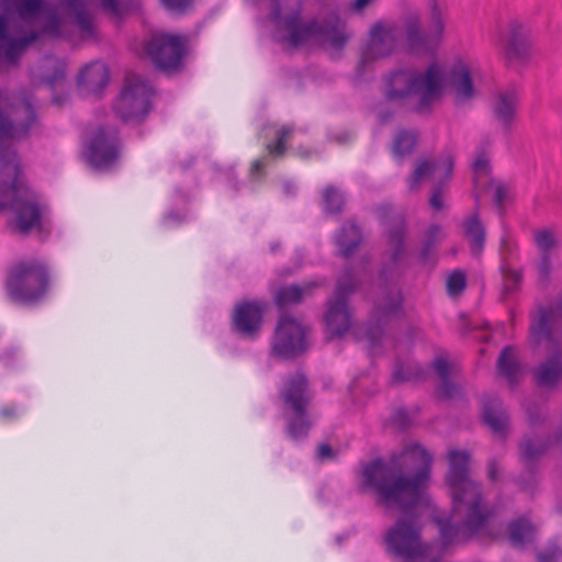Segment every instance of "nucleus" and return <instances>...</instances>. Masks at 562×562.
<instances>
[{"label":"nucleus","instance_id":"15","mask_svg":"<svg viewBox=\"0 0 562 562\" xmlns=\"http://www.w3.org/2000/svg\"><path fill=\"white\" fill-rule=\"evenodd\" d=\"M307 348L305 328L294 317L281 315L271 344V353L282 359H294Z\"/></svg>","mask_w":562,"mask_h":562},{"label":"nucleus","instance_id":"55","mask_svg":"<svg viewBox=\"0 0 562 562\" xmlns=\"http://www.w3.org/2000/svg\"><path fill=\"white\" fill-rule=\"evenodd\" d=\"M487 476L492 482H495L498 480L499 471L496 461L492 460L488 462L487 465Z\"/></svg>","mask_w":562,"mask_h":562},{"label":"nucleus","instance_id":"13","mask_svg":"<svg viewBox=\"0 0 562 562\" xmlns=\"http://www.w3.org/2000/svg\"><path fill=\"white\" fill-rule=\"evenodd\" d=\"M453 167L454 159L450 154H443L432 161L422 159L407 179L409 191H416L424 178L439 173L440 180L432 189L429 204L435 211H441L445 206L443 188L451 178Z\"/></svg>","mask_w":562,"mask_h":562},{"label":"nucleus","instance_id":"62","mask_svg":"<svg viewBox=\"0 0 562 562\" xmlns=\"http://www.w3.org/2000/svg\"><path fill=\"white\" fill-rule=\"evenodd\" d=\"M558 510H559V513L562 515V504H560V505L558 506Z\"/></svg>","mask_w":562,"mask_h":562},{"label":"nucleus","instance_id":"45","mask_svg":"<svg viewBox=\"0 0 562 562\" xmlns=\"http://www.w3.org/2000/svg\"><path fill=\"white\" fill-rule=\"evenodd\" d=\"M561 555L562 550L557 544H552L548 547L546 550L540 551L537 554V558L538 562H557Z\"/></svg>","mask_w":562,"mask_h":562},{"label":"nucleus","instance_id":"42","mask_svg":"<svg viewBox=\"0 0 562 562\" xmlns=\"http://www.w3.org/2000/svg\"><path fill=\"white\" fill-rule=\"evenodd\" d=\"M53 65L49 67L53 69L52 75L43 77V82L49 87H54L59 81L64 80L66 75V66L61 60H50Z\"/></svg>","mask_w":562,"mask_h":562},{"label":"nucleus","instance_id":"40","mask_svg":"<svg viewBox=\"0 0 562 562\" xmlns=\"http://www.w3.org/2000/svg\"><path fill=\"white\" fill-rule=\"evenodd\" d=\"M471 168L474 173V181L477 180V177L486 176L491 172L490 157L484 148H480L477 150L476 157L473 160Z\"/></svg>","mask_w":562,"mask_h":562},{"label":"nucleus","instance_id":"16","mask_svg":"<svg viewBox=\"0 0 562 562\" xmlns=\"http://www.w3.org/2000/svg\"><path fill=\"white\" fill-rule=\"evenodd\" d=\"M383 224L387 226L386 237L390 255L389 260L381 269L380 280L386 284L393 279L397 281L404 273L403 262L407 255L405 247L406 223L403 216H396L391 223L385 221Z\"/></svg>","mask_w":562,"mask_h":562},{"label":"nucleus","instance_id":"21","mask_svg":"<svg viewBox=\"0 0 562 562\" xmlns=\"http://www.w3.org/2000/svg\"><path fill=\"white\" fill-rule=\"evenodd\" d=\"M501 46L508 61H526L530 55L529 31L517 22L510 23L507 35L501 38Z\"/></svg>","mask_w":562,"mask_h":562},{"label":"nucleus","instance_id":"53","mask_svg":"<svg viewBox=\"0 0 562 562\" xmlns=\"http://www.w3.org/2000/svg\"><path fill=\"white\" fill-rule=\"evenodd\" d=\"M517 484L519 485L520 490L526 492H532L537 482L535 475L530 473L529 479L527 481L518 479Z\"/></svg>","mask_w":562,"mask_h":562},{"label":"nucleus","instance_id":"14","mask_svg":"<svg viewBox=\"0 0 562 562\" xmlns=\"http://www.w3.org/2000/svg\"><path fill=\"white\" fill-rule=\"evenodd\" d=\"M14 116L24 115L21 121L18 117L9 119L0 110V160L3 162L15 150L11 149L10 142L21 139L29 135L30 128L36 121V113L32 101L27 98L13 105Z\"/></svg>","mask_w":562,"mask_h":562},{"label":"nucleus","instance_id":"25","mask_svg":"<svg viewBox=\"0 0 562 562\" xmlns=\"http://www.w3.org/2000/svg\"><path fill=\"white\" fill-rule=\"evenodd\" d=\"M519 104L518 93L515 89L501 91L494 95L492 113L494 120L505 132H509Z\"/></svg>","mask_w":562,"mask_h":562},{"label":"nucleus","instance_id":"44","mask_svg":"<svg viewBox=\"0 0 562 562\" xmlns=\"http://www.w3.org/2000/svg\"><path fill=\"white\" fill-rule=\"evenodd\" d=\"M194 0H160L164 8L173 13H184Z\"/></svg>","mask_w":562,"mask_h":562},{"label":"nucleus","instance_id":"37","mask_svg":"<svg viewBox=\"0 0 562 562\" xmlns=\"http://www.w3.org/2000/svg\"><path fill=\"white\" fill-rule=\"evenodd\" d=\"M293 131L292 126H282L277 133V140L266 146L268 156L274 159L283 157L286 151L288 138L292 135Z\"/></svg>","mask_w":562,"mask_h":562},{"label":"nucleus","instance_id":"54","mask_svg":"<svg viewBox=\"0 0 562 562\" xmlns=\"http://www.w3.org/2000/svg\"><path fill=\"white\" fill-rule=\"evenodd\" d=\"M268 165V156L256 159L250 167L251 175L260 173Z\"/></svg>","mask_w":562,"mask_h":562},{"label":"nucleus","instance_id":"41","mask_svg":"<svg viewBox=\"0 0 562 562\" xmlns=\"http://www.w3.org/2000/svg\"><path fill=\"white\" fill-rule=\"evenodd\" d=\"M467 286V276L461 270H454L447 279V291L450 295H459Z\"/></svg>","mask_w":562,"mask_h":562},{"label":"nucleus","instance_id":"49","mask_svg":"<svg viewBox=\"0 0 562 562\" xmlns=\"http://www.w3.org/2000/svg\"><path fill=\"white\" fill-rule=\"evenodd\" d=\"M526 413L528 415V422L531 427H536L541 419L542 416V409L539 406H531L529 404H526L525 406Z\"/></svg>","mask_w":562,"mask_h":562},{"label":"nucleus","instance_id":"36","mask_svg":"<svg viewBox=\"0 0 562 562\" xmlns=\"http://www.w3.org/2000/svg\"><path fill=\"white\" fill-rule=\"evenodd\" d=\"M64 4L75 14L76 23L86 34L93 33V21L88 14L82 0H61Z\"/></svg>","mask_w":562,"mask_h":562},{"label":"nucleus","instance_id":"39","mask_svg":"<svg viewBox=\"0 0 562 562\" xmlns=\"http://www.w3.org/2000/svg\"><path fill=\"white\" fill-rule=\"evenodd\" d=\"M535 241L541 254H550L558 246L554 234L549 229H542L535 234Z\"/></svg>","mask_w":562,"mask_h":562},{"label":"nucleus","instance_id":"51","mask_svg":"<svg viewBox=\"0 0 562 562\" xmlns=\"http://www.w3.org/2000/svg\"><path fill=\"white\" fill-rule=\"evenodd\" d=\"M183 221H186V216L180 215L179 213L173 212V211L167 213L166 216L164 217V223H165V225H168V226L178 225V224L182 223Z\"/></svg>","mask_w":562,"mask_h":562},{"label":"nucleus","instance_id":"20","mask_svg":"<svg viewBox=\"0 0 562 562\" xmlns=\"http://www.w3.org/2000/svg\"><path fill=\"white\" fill-rule=\"evenodd\" d=\"M266 304L261 301L246 300L235 305L232 315V328L245 339H256L263 324Z\"/></svg>","mask_w":562,"mask_h":562},{"label":"nucleus","instance_id":"46","mask_svg":"<svg viewBox=\"0 0 562 562\" xmlns=\"http://www.w3.org/2000/svg\"><path fill=\"white\" fill-rule=\"evenodd\" d=\"M551 255L550 254H541L540 260L538 263L539 277L541 280L547 281L549 279L551 272Z\"/></svg>","mask_w":562,"mask_h":562},{"label":"nucleus","instance_id":"52","mask_svg":"<svg viewBox=\"0 0 562 562\" xmlns=\"http://www.w3.org/2000/svg\"><path fill=\"white\" fill-rule=\"evenodd\" d=\"M334 457H335V453L328 443L319 445L318 450H317V458L319 460H328V459H333Z\"/></svg>","mask_w":562,"mask_h":562},{"label":"nucleus","instance_id":"27","mask_svg":"<svg viewBox=\"0 0 562 562\" xmlns=\"http://www.w3.org/2000/svg\"><path fill=\"white\" fill-rule=\"evenodd\" d=\"M536 527L526 516H519L507 525L508 541L513 548L525 549L536 537Z\"/></svg>","mask_w":562,"mask_h":562},{"label":"nucleus","instance_id":"2","mask_svg":"<svg viewBox=\"0 0 562 562\" xmlns=\"http://www.w3.org/2000/svg\"><path fill=\"white\" fill-rule=\"evenodd\" d=\"M447 458L449 469L446 483L451 493L453 512L461 515L462 520L452 524L450 518H436L442 544L448 547L467 542L479 535L496 538L488 528L496 509L484 499L481 484L470 477V452L452 449Z\"/></svg>","mask_w":562,"mask_h":562},{"label":"nucleus","instance_id":"11","mask_svg":"<svg viewBox=\"0 0 562 562\" xmlns=\"http://www.w3.org/2000/svg\"><path fill=\"white\" fill-rule=\"evenodd\" d=\"M356 286L351 269L345 270L337 280L334 297L328 301L324 314L326 330L330 339L340 338L351 327L352 312L348 300Z\"/></svg>","mask_w":562,"mask_h":562},{"label":"nucleus","instance_id":"7","mask_svg":"<svg viewBox=\"0 0 562 562\" xmlns=\"http://www.w3.org/2000/svg\"><path fill=\"white\" fill-rule=\"evenodd\" d=\"M4 288L10 300L15 303H38L49 289L47 266L37 259L14 262L8 270Z\"/></svg>","mask_w":562,"mask_h":562},{"label":"nucleus","instance_id":"58","mask_svg":"<svg viewBox=\"0 0 562 562\" xmlns=\"http://www.w3.org/2000/svg\"><path fill=\"white\" fill-rule=\"evenodd\" d=\"M297 153H299L300 156H302L304 158H307L311 155V150L310 149H304V148H301V147L297 148Z\"/></svg>","mask_w":562,"mask_h":562},{"label":"nucleus","instance_id":"6","mask_svg":"<svg viewBox=\"0 0 562 562\" xmlns=\"http://www.w3.org/2000/svg\"><path fill=\"white\" fill-rule=\"evenodd\" d=\"M279 398L283 404L282 415L285 420V435L295 442L305 440L313 426L308 408L312 395L308 380L302 372H294L283 378L279 389Z\"/></svg>","mask_w":562,"mask_h":562},{"label":"nucleus","instance_id":"1","mask_svg":"<svg viewBox=\"0 0 562 562\" xmlns=\"http://www.w3.org/2000/svg\"><path fill=\"white\" fill-rule=\"evenodd\" d=\"M431 454L420 445L407 446L400 456L389 461L375 458L363 464L359 491L375 495L376 503L385 508L403 512L384 536L387 550L404 562L424 555L422 525L411 513L424 497L430 477Z\"/></svg>","mask_w":562,"mask_h":562},{"label":"nucleus","instance_id":"56","mask_svg":"<svg viewBox=\"0 0 562 562\" xmlns=\"http://www.w3.org/2000/svg\"><path fill=\"white\" fill-rule=\"evenodd\" d=\"M371 0H355V2L351 4V9L355 11H361L364 9Z\"/></svg>","mask_w":562,"mask_h":562},{"label":"nucleus","instance_id":"22","mask_svg":"<svg viewBox=\"0 0 562 562\" xmlns=\"http://www.w3.org/2000/svg\"><path fill=\"white\" fill-rule=\"evenodd\" d=\"M448 81L457 105H463L475 97L471 70L463 61L459 60L451 66Z\"/></svg>","mask_w":562,"mask_h":562},{"label":"nucleus","instance_id":"12","mask_svg":"<svg viewBox=\"0 0 562 562\" xmlns=\"http://www.w3.org/2000/svg\"><path fill=\"white\" fill-rule=\"evenodd\" d=\"M402 35V27L394 22L379 21L374 23L371 27L367 46L361 53L357 75H364L367 64L390 57L395 53L401 43Z\"/></svg>","mask_w":562,"mask_h":562},{"label":"nucleus","instance_id":"31","mask_svg":"<svg viewBox=\"0 0 562 562\" xmlns=\"http://www.w3.org/2000/svg\"><path fill=\"white\" fill-rule=\"evenodd\" d=\"M497 372L505 378L510 386H515L521 374V367L510 346H506L497 360Z\"/></svg>","mask_w":562,"mask_h":562},{"label":"nucleus","instance_id":"30","mask_svg":"<svg viewBox=\"0 0 562 562\" xmlns=\"http://www.w3.org/2000/svg\"><path fill=\"white\" fill-rule=\"evenodd\" d=\"M463 228L471 252L475 256L480 255L485 246L486 231L480 221L477 211L464 220Z\"/></svg>","mask_w":562,"mask_h":562},{"label":"nucleus","instance_id":"9","mask_svg":"<svg viewBox=\"0 0 562 562\" xmlns=\"http://www.w3.org/2000/svg\"><path fill=\"white\" fill-rule=\"evenodd\" d=\"M445 29V13L437 0L430 1L426 30L422 29L420 19L416 13L406 15L403 21L406 45L412 53H434L443 40Z\"/></svg>","mask_w":562,"mask_h":562},{"label":"nucleus","instance_id":"43","mask_svg":"<svg viewBox=\"0 0 562 562\" xmlns=\"http://www.w3.org/2000/svg\"><path fill=\"white\" fill-rule=\"evenodd\" d=\"M42 5V0H19L16 5L18 12L21 16H34L36 15Z\"/></svg>","mask_w":562,"mask_h":562},{"label":"nucleus","instance_id":"57","mask_svg":"<svg viewBox=\"0 0 562 562\" xmlns=\"http://www.w3.org/2000/svg\"><path fill=\"white\" fill-rule=\"evenodd\" d=\"M0 413L1 416L4 418H12L16 415V411L14 407H3Z\"/></svg>","mask_w":562,"mask_h":562},{"label":"nucleus","instance_id":"34","mask_svg":"<svg viewBox=\"0 0 562 562\" xmlns=\"http://www.w3.org/2000/svg\"><path fill=\"white\" fill-rule=\"evenodd\" d=\"M418 134L412 130H401L397 132L393 145L392 153L397 158L411 155L417 145Z\"/></svg>","mask_w":562,"mask_h":562},{"label":"nucleus","instance_id":"3","mask_svg":"<svg viewBox=\"0 0 562 562\" xmlns=\"http://www.w3.org/2000/svg\"><path fill=\"white\" fill-rule=\"evenodd\" d=\"M271 16L278 29L286 31V41L293 47L303 46L314 42L323 47L340 52L346 46L349 36L344 30V23L338 14L329 20L318 22L312 19L302 22V0H271Z\"/></svg>","mask_w":562,"mask_h":562},{"label":"nucleus","instance_id":"4","mask_svg":"<svg viewBox=\"0 0 562 562\" xmlns=\"http://www.w3.org/2000/svg\"><path fill=\"white\" fill-rule=\"evenodd\" d=\"M443 72L440 66L431 64L424 74L412 69H397L385 77L382 94L387 102L403 104L417 97L412 111L429 114L434 103L442 93Z\"/></svg>","mask_w":562,"mask_h":562},{"label":"nucleus","instance_id":"23","mask_svg":"<svg viewBox=\"0 0 562 562\" xmlns=\"http://www.w3.org/2000/svg\"><path fill=\"white\" fill-rule=\"evenodd\" d=\"M38 37L40 34L35 31H31L20 38L11 37L8 33V19L5 15L0 14V50L3 52L8 63L12 65L18 64L25 48L37 41Z\"/></svg>","mask_w":562,"mask_h":562},{"label":"nucleus","instance_id":"29","mask_svg":"<svg viewBox=\"0 0 562 562\" xmlns=\"http://www.w3.org/2000/svg\"><path fill=\"white\" fill-rule=\"evenodd\" d=\"M317 286L318 283L316 282H306L303 285L288 284L280 286L274 294V303L279 308L300 304L304 297L311 295L313 289Z\"/></svg>","mask_w":562,"mask_h":562},{"label":"nucleus","instance_id":"59","mask_svg":"<svg viewBox=\"0 0 562 562\" xmlns=\"http://www.w3.org/2000/svg\"><path fill=\"white\" fill-rule=\"evenodd\" d=\"M281 247V244L279 241H274L270 244V250L271 252H277Z\"/></svg>","mask_w":562,"mask_h":562},{"label":"nucleus","instance_id":"26","mask_svg":"<svg viewBox=\"0 0 562 562\" xmlns=\"http://www.w3.org/2000/svg\"><path fill=\"white\" fill-rule=\"evenodd\" d=\"M110 82V70L104 63L94 61L87 65L78 76V83L87 86L91 92L100 97Z\"/></svg>","mask_w":562,"mask_h":562},{"label":"nucleus","instance_id":"60","mask_svg":"<svg viewBox=\"0 0 562 562\" xmlns=\"http://www.w3.org/2000/svg\"><path fill=\"white\" fill-rule=\"evenodd\" d=\"M512 274H513L514 282L518 283L520 281V279H521V276L518 272H516V271L513 272Z\"/></svg>","mask_w":562,"mask_h":562},{"label":"nucleus","instance_id":"28","mask_svg":"<svg viewBox=\"0 0 562 562\" xmlns=\"http://www.w3.org/2000/svg\"><path fill=\"white\" fill-rule=\"evenodd\" d=\"M335 239L339 255L349 258L362 243L361 228L353 222H346L336 233Z\"/></svg>","mask_w":562,"mask_h":562},{"label":"nucleus","instance_id":"35","mask_svg":"<svg viewBox=\"0 0 562 562\" xmlns=\"http://www.w3.org/2000/svg\"><path fill=\"white\" fill-rule=\"evenodd\" d=\"M322 206L327 214L340 215L345 207V196L338 189L328 186L323 191Z\"/></svg>","mask_w":562,"mask_h":562},{"label":"nucleus","instance_id":"10","mask_svg":"<svg viewBox=\"0 0 562 562\" xmlns=\"http://www.w3.org/2000/svg\"><path fill=\"white\" fill-rule=\"evenodd\" d=\"M154 90L149 82L137 76H127L114 102V111L125 123H140L151 110Z\"/></svg>","mask_w":562,"mask_h":562},{"label":"nucleus","instance_id":"17","mask_svg":"<svg viewBox=\"0 0 562 562\" xmlns=\"http://www.w3.org/2000/svg\"><path fill=\"white\" fill-rule=\"evenodd\" d=\"M402 310L403 294L401 289L397 286L384 289L374 307L376 321L374 323L368 322L364 326V337L369 341L370 348L380 344L384 333L383 325L389 318L400 315Z\"/></svg>","mask_w":562,"mask_h":562},{"label":"nucleus","instance_id":"24","mask_svg":"<svg viewBox=\"0 0 562 562\" xmlns=\"http://www.w3.org/2000/svg\"><path fill=\"white\" fill-rule=\"evenodd\" d=\"M482 417L491 431L504 439L509 427V416L496 395H485L482 401Z\"/></svg>","mask_w":562,"mask_h":562},{"label":"nucleus","instance_id":"47","mask_svg":"<svg viewBox=\"0 0 562 562\" xmlns=\"http://www.w3.org/2000/svg\"><path fill=\"white\" fill-rule=\"evenodd\" d=\"M392 422L401 430L406 429L411 425V418L405 408H397L393 414Z\"/></svg>","mask_w":562,"mask_h":562},{"label":"nucleus","instance_id":"5","mask_svg":"<svg viewBox=\"0 0 562 562\" xmlns=\"http://www.w3.org/2000/svg\"><path fill=\"white\" fill-rule=\"evenodd\" d=\"M530 335L532 342H544L554 352L543 360L535 371L536 383L543 389H554L562 382V351L557 348L555 338H562V293L554 303L541 307L533 317Z\"/></svg>","mask_w":562,"mask_h":562},{"label":"nucleus","instance_id":"38","mask_svg":"<svg viewBox=\"0 0 562 562\" xmlns=\"http://www.w3.org/2000/svg\"><path fill=\"white\" fill-rule=\"evenodd\" d=\"M424 376V370L417 364H398L393 371L392 380L395 383L416 381Z\"/></svg>","mask_w":562,"mask_h":562},{"label":"nucleus","instance_id":"18","mask_svg":"<svg viewBox=\"0 0 562 562\" xmlns=\"http://www.w3.org/2000/svg\"><path fill=\"white\" fill-rule=\"evenodd\" d=\"M147 54L154 65L161 70L177 69L184 55V43L178 35H154L147 43Z\"/></svg>","mask_w":562,"mask_h":562},{"label":"nucleus","instance_id":"8","mask_svg":"<svg viewBox=\"0 0 562 562\" xmlns=\"http://www.w3.org/2000/svg\"><path fill=\"white\" fill-rule=\"evenodd\" d=\"M0 173L11 176L10 180L1 181V184L15 186L14 191L5 195V207L9 205L14 213L16 228L21 234H29L33 228L42 224V210L37 194L29 188H23L19 182L21 167L18 161V155L11 153L0 168Z\"/></svg>","mask_w":562,"mask_h":562},{"label":"nucleus","instance_id":"19","mask_svg":"<svg viewBox=\"0 0 562 562\" xmlns=\"http://www.w3.org/2000/svg\"><path fill=\"white\" fill-rule=\"evenodd\" d=\"M120 155V139L117 131H106L100 126L93 135L88 150L87 159L98 170L110 168L116 162Z\"/></svg>","mask_w":562,"mask_h":562},{"label":"nucleus","instance_id":"48","mask_svg":"<svg viewBox=\"0 0 562 562\" xmlns=\"http://www.w3.org/2000/svg\"><path fill=\"white\" fill-rule=\"evenodd\" d=\"M101 7L104 11L110 12L116 18H122L124 14L123 8L117 0H101Z\"/></svg>","mask_w":562,"mask_h":562},{"label":"nucleus","instance_id":"61","mask_svg":"<svg viewBox=\"0 0 562 562\" xmlns=\"http://www.w3.org/2000/svg\"><path fill=\"white\" fill-rule=\"evenodd\" d=\"M390 116H391V114H386V115L380 114V120L382 123H385Z\"/></svg>","mask_w":562,"mask_h":562},{"label":"nucleus","instance_id":"33","mask_svg":"<svg viewBox=\"0 0 562 562\" xmlns=\"http://www.w3.org/2000/svg\"><path fill=\"white\" fill-rule=\"evenodd\" d=\"M442 228L439 224H431L425 232V238L418 255L422 265H434L436 247L443 239Z\"/></svg>","mask_w":562,"mask_h":562},{"label":"nucleus","instance_id":"32","mask_svg":"<svg viewBox=\"0 0 562 562\" xmlns=\"http://www.w3.org/2000/svg\"><path fill=\"white\" fill-rule=\"evenodd\" d=\"M432 368L440 378L439 395L445 400L460 396L462 393L461 387L451 381L450 367L447 359L442 357L435 358Z\"/></svg>","mask_w":562,"mask_h":562},{"label":"nucleus","instance_id":"50","mask_svg":"<svg viewBox=\"0 0 562 562\" xmlns=\"http://www.w3.org/2000/svg\"><path fill=\"white\" fill-rule=\"evenodd\" d=\"M508 195L507 187L504 183H499L496 186L494 191V203L498 209H502L504 202L506 201Z\"/></svg>","mask_w":562,"mask_h":562}]
</instances>
